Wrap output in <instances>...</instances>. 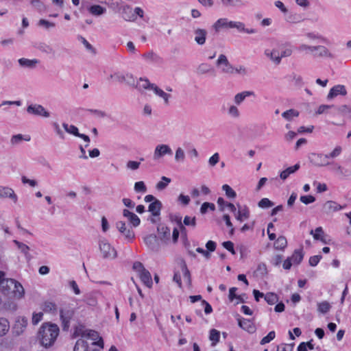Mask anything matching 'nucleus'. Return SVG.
<instances>
[{
  "label": "nucleus",
  "mask_w": 351,
  "mask_h": 351,
  "mask_svg": "<svg viewBox=\"0 0 351 351\" xmlns=\"http://www.w3.org/2000/svg\"><path fill=\"white\" fill-rule=\"evenodd\" d=\"M60 329L57 324L44 323L38 331V338L40 344L45 348H49L53 345L58 335Z\"/></svg>",
  "instance_id": "nucleus-1"
},
{
  "label": "nucleus",
  "mask_w": 351,
  "mask_h": 351,
  "mask_svg": "<svg viewBox=\"0 0 351 351\" xmlns=\"http://www.w3.org/2000/svg\"><path fill=\"white\" fill-rule=\"evenodd\" d=\"M213 29L219 32L221 29H237L240 32L252 34L256 32L255 29L245 28V24L241 21H228L226 18L219 19L212 26Z\"/></svg>",
  "instance_id": "nucleus-2"
},
{
  "label": "nucleus",
  "mask_w": 351,
  "mask_h": 351,
  "mask_svg": "<svg viewBox=\"0 0 351 351\" xmlns=\"http://www.w3.org/2000/svg\"><path fill=\"white\" fill-rule=\"evenodd\" d=\"M99 247L104 258L114 259L117 256V250L106 239L100 240L99 241Z\"/></svg>",
  "instance_id": "nucleus-3"
},
{
  "label": "nucleus",
  "mask_w": 351,
  "mask_h": 351,
  "mask_svg": "<svg viewBox=\"0 0 351 351\" xmlns=\"http://www.w3.org/2000/svg\"><path fill=\"white\" fill-rule=\"evenodd\" d=\"M310 162L315 167H325L330 165L327 156L322 153H311L308 156Z\"/></svg>",
  "instance_id": "nucleus-4"
},
{
  "label": "nucleus",
  "mask_w": 351,
  "mask_h": 351,
  "mask_svg": "<svg viewBox=\"0 0 351 351\" xmlns=\"http://www.w3.org/2000/svg\"><path fill=\"white\" fill-rule=\"evenodd\" d=\"M74 315V311L71 308H62L60 311V317L62 321L63 330H68L70 327V321Z\"/></svg>",
  "instance_id": "nucleus-5"
},
{
  "label": "nucleus",
  "mask_w": 351,
  "mask_h": 351,
  "mask_svg": "<svg viewBox=\"0 0 351 351\" xmlns=\"http://www.w3.org/2000/svg\"><path fill=\"white\" fill-rule=\"evenodd\" d=\"M217 66H221V72L226 74H232L234 72V66L229 62L227 57L221 54L216 62Z\"/></svg>",
  "instance_id": "nucleus-6"
},
{
  "label": "nucleus",
  "mask_w": 351,
  "mask_h": 351,
  "mask_svg": "<svg viewBox=\"0 0 351 351\" xmlns=\"http://www.w3.org/2000/svg\"><path fill=\"white\" fill-rule=\"evenodd\" d=\"M172 154V149L168 145L160 144L155 148L153 158L154 160H158L165 155H171Z\"/></svg>",
  "instance_id": "nucleus-7"
},
{
  "label": "nucleus",
  "mask_w": 351,
  "mask_h": 351,
  "mask_svg": "<svg viewBox=\"0 0 351 351\" xmlns=\"http://www.w3.org/2000/svg\"><path fill=\"white\" fill-rule=\"evenodd\" d=\"M27 112L31 114L46 118L50 116L49 112L47 111L42 105L40 104H31L28 106L27 108Z\"/></svg>",
  "instance_id": "nucleus-8"
},
{
  "label": "nucleus",
  "mask_w": 351,
  "mask_h": 351,
  "mask_svg": "<svg viewBox=\"0 0 351 351\" xmlns=\"http://www.w3.org/2000/svg\"><path fill=\"white\" fill-rule=\"evenodd\" d=\"M110 77L114 78L116 81H117L118 82H124L129 86L135 85V79L134 76L130 73H127L124 75L121 73H114V74H111Z\"/></svg>",
  "instance_id": "nucleus-9"
},
{
  "label": "nucleus",
  "mask_w": 351,
  "mask_h": 351,
  "mask_svg": "<svg viewBox=\"0 0 351 351\" xmlns=\"http://www.w3.org/2000/svg\"><path fill=\"white\" fill-rule=\"evenodd\" d=\"M193 36H194V41L198 45H204L206 41V37L208 35V32L206 29L197 27L193 29Z\"/></svg>",
  "instance_id": "nucleus-10"
},
{
  "label": "nucleus",
  "mask_w": 351,
  "mask_h": 351,
  "mask_svg": "<svg viewBox=\"0 0 351 351\" xmlns=\"http://www.w3.org/2000/svg\"><path fill=\"white\" fill-rule=\"evenodd\" d=\"M313 56L314 58H335V55L323 45L315 46V52L313 53Z\"/></svg>",
  "instance_id": "nucleus-11"
},
{
  "label": "nucleus",
  "mask_w": 351,
  "mask_h": 351,
  "mask_svg": "<svg viewBox=\"0 0 351 351\" xmlns=\"http://www.w3.org/2000/svg\"><path fill=\"white\" fill-rule=\"evenodd\" d=\"M347 94V90L344 85L338 84L334 86L329 91L327 99L331 100L338 96L339 95L345 96Z\"/></svg>",
  "instance_id": "nucleus-12"
},
{
  "label": "nucleus",
  "mask_w": 351,
  "mask_h": 351,
  "mask_svg": "<svg viewBox=\"0 0 351 351\" xmlns=\"http://www.w3.org/2000/svg\"><path fill=\"white\" fill-rule=\"evenodd\" d=\"M0 198H10L14 203L17 202V195L14 190L8 186H0Z\"/></svg>",
  "instance_id": "nucleus-13"
},
{
  "label": "nucleus",
  "mask_w": 351,
  "mask_h": 351,
  "mask_svg": "<svg viewBox=\"0 0 351 351\" xmlns=\"http://www.w3.org/2000/svg\"><path fill=\"white\" fill-rule=\"evenodd\" d=\"M14 282H15V280H14V279H12V278L5 279V278H4V277L2 278L0 280V288L1 289V291L4 294L9 293L12 290V288L14 287Z\"/></svg>",
  "instance_id": "nucleus-14"
},
{
  "label": "nucleus",
  "mask_w": 351,
  "mask_h": 351,
  "mask_svg": "<svg viewBox=\"0 0 351 351\" xmlns=\"http://www.w3.org/2000/svg\"><path fill=\"white\" fill-rule=\"evenodd\" d=\"M121 14L123 19L126 21H135L136 20L134 10L128 5H123L121 8Z\"/></svg>",
  "instance_id": "nucleus-15"
},
{
  "label": "nucleus",
  "mask_w": 351,
  "mask_h": 351,
  "mask_svg": "<svg viewBox=\"0 0 351 351\" xmlns=\"http://www.w3.org/2000/svg\"><path fill=\"white\" fill-rule=\"evenodd\" d=\"M144 242L152 251L158 252L159 250V245L156 236L149 234L144 238Z\"/></svg>",
  "instance_id": "nucleus-16"
},
{
  "label": "nucleus",
  "mask_w": 351,
  "mask_h": 351,
  "mask_svg": "<svg viewBox=\"0 0 351 351\" xmlns=\"http://www.w3.org/2000/svg\"><path fill=\"white\" fill-rule=\"evenodd\" d=\"M142 57L148 63L160 64L162 62V58L159 55H158L152 51L143 53L142 55Z\"/></svg>",
  "instance_id": "nucleus-17"
},
{
  "label": "nucleus",
  "mask_w": 351,
  "mask_h": 351,
  "mask_svg": "<svg viewBox=\"0 0 351 351\" xmlns=\"http://www.w3.org/2000/svg\"><path fill=\"white\" fill-rule=\"evenodd\" d=\"M346 206V205L341 206L334 201H327L324 204L323 209L326 213H330L343 209Z\"/></svg>",
  "instance_id": "nucleus-18"
},
{
  "label": "nucleus",
  "mask_w": 351,
  "mask_h": 351,
  "mask_svg": "<svg viewBox=\"0 0 351 351\" xmlns=\"http://www.w3.org/2000/svg\"><path fill=\"white\" fill-rule=\"evenodd\" d=\"M84 337L90 338L94 341L99 339L97 341L93 343V345L98 346L101 348H104V341L101 337H99V334L97 331L93 330H87Z\"/></svg>",
  "instance_id": "nucleus-19"
},
{
  "label": "nucleus",
  "mask_w": 351,
  "mask_h": 351,
  "mask_svg": "<svg viewBox=\"0 0 351 351\" xmlns=\"http://www.w3.org/2000/svg\"><path fill=\"white\" fill-rule=\"evenodd\" d=\"M239 326L243 329L244 330L250 332L254 333L256 331V327L254 324L250 320L247 319H238Z\"/></svg>",
  "instance_id": "nucleus-20"
},
{
  "label": "nucleus",
  "mask_w": 351,
  "mask_h": 351,
  "mask_svg": "<svg viewBox=\"0 0 351 351\" xmlns=\"http://www.w3.org/2000/svg\"><path fill=\"white\" fill-rule=\"evenodd\" d=\"M155 85L156 84L151 83L147 78L141 77L137 83H135L134 86L138 90L141 91L147 89L152 90V86Z\"/></svg>",
  "instance_id": "nucleus-21"
},
{
  "label": "nucleus",
  "mask_w": 351,
  "mask_h": 351,
  "mask_svg": "<svg viewBox=\"0 0 351 351\" xmlns=\"http://www.w3.org/2000/svg\"><path fill=\"white\" fill-rule=\"evenodd\" d=\"M18 62L21 67L28 69H34L39 63V60L37 59L29 60L24 58L19 59Z\"/></svg>",
  "instance_id": "nucleus-22"
},
{
  "label": "nucleus",
  "mask_w": 351,
  "mask_h": 351,
  "mask_svg": "<svg viewBox=\"0 0 351 351\" xmlns=\"http://www.w3.org/2000/svg\"><path fill=\"white\" fill-rule=\"evenodd\" d=\"M157 230L158 232L159 238L161 241L166 242L167 241L169 240L171 231L168 227L163 225H160L158 226Z\"/></svg>",
  "instance_id": "nucleus-23"
},
{
  "label": "nucleus",
  "mask_w": 351,
  "mask_h": 351,
  "mask_svg": "<svg viewBox=\"0 0 351 351\" xmlns=\"http://www.w3.org/2000/svg\"><path fill=\"white\" fill-rule=\"evenodd\" d=\"M255 96L253 91L245 90L236 94L234 97V101L235 104L240 105L247 97Z\"/></svg>",
  "instance_id": "nucleus-24"
},
{
  "label": "nucleus",
  "mask_w": 351,
  "mask_h": 351,
  "mask_svg": "<svg viewBox=\"0 0 351 351\" xmlns=\"http://www.w3.org/2000/svg\"><path fill=\"white\" fill-rule=\"evenodd\" d=\"M162 206V205L160 201L155 200L149 205L148 211L152 213L153 216H158L160 214Z\"/></svg>",
  "instance_id": "nucleus-25"
},
{
  "label": "nucleus",
  "mask_w": 351,
  "mask_h": 351,
  "mask_svg": "<svg viewBox=\"0 0 351 351\" xmlns=\"http://www.w3.org/2000/svg\"><path fill=\"white\" fill-rule=\"evenodd\" d=\"M178 264L180 267V269L182 270L184 278L186 280L188 285H191V273L187 267L185 261L184 259H180Z\"/></svg>",
  "instance_id": "nucleus-26"
},
{
  "label": "nucleus",
  "mask_w": 351,
  "mask_h": 351,
  "mask_svg": "<svg viewBox=\"0 0 351 351\" xmlns=\"http://www.w3.org/2000/svg\"><path fill=\"white\" fill-rule=\"evenodd\" d=\"M300 164L297 163L293 166L287 168L286 169L280 172V178L282 180H285L291 174L294 173L295 171H297L300 169Z\"/></svg>",
  "instance_id": "nucleus-27"
},
{
  "label": "nucleus",
  "mask_w": 351,
  "mask_h": 351,
  "mask_svg": "<svg viewBox=\"0 0 351 351\" xmlns=\"http://www.w3.org/2000/svg\"><path fill=\"white\" fill-rule=\"evenodd\" d=\"M139 277L144 285L148 287L152 285V276L148 270L143 269L142 272L139 274Z\"/></svg>",
  "instance_id": "nucleus-28"
},
{
  "label": "nucleus",
  "mask_w": 351,
  "mask_h": 351,
  "mask_svg": "<svg viewBox=\"0 0 351 351\" xmlns=\"http://www.w3.org/2000/svg\"><path fill=\"white\" fill-rule=\"evenodd\" d=\"M239 207V210L235 214L236 219L240 221L248 219L250 217V210L246 206H244L243 208Z\"/></svg>",
  "instance_id": "nucleus-29"
},
{
  "label": "nucleus",
  "mask_w": 351,
  "mask_h": 351,
  "mask_svg": "<svg viewBox=\"0 0 351 351\" xmlns=\"http://www.w3.org/2000/svg\"><path fill=\"white\" fill-rule=\"evenodd\" d=\"M152 90L154 92V93L159 96L160 97L162 98L164 100V102L166 105H168L169 103V98L171 97V95L169 94L166 93L164 92L162 89H160L159 87H158L156 85L152 86Z\"/></svg>",
  "instance_id": "nucleus-30"
},
{
  "label": "nucleus",
  "mask_w": 351,
  "mask_h": 351,
  "mask_svg": "<svg viewBox=\"0 0 351 351\" xmlns=\"http://www.w3.org/2000/svg\"><path fill=\"white\" fill-rule=\"evenodd\" d=\"M265 54L267 57H269L272 61H274L276 64L280 63L281 57L280 56V53L278 50L273 49L272 51H269V49H266L265 51Z\"/></svg>",
  "instance_id": "nucleus-31"
},
{
  "label": "nucleus",
  "mask_w": 351,
  "mask_h": 351,
  "mask_svg": "<svg viewBox=\"0 0 351 351\" xmlns=\"http://www.w3.org/2000/svg\"><path fill=\"white\" fill-rule=\"evenodd\" d=\"M222 5L226 8L242 7L245 5L242 0H220Z\"/></svg>",
  "instance_id": "nucleus-32"
},
{
  "label": "nucleus",
  "mask_w": 351,
  "mask_h": 351,
  "mask_svg": "<svg viewBox=\"0 0 351 351\" xmlns=\"http://www.w3.org/2000/svg\"><path fill=\"white\" fill-rule=\"evenodd\" d=\"M12 292L14 297L17 298H22L25 294V290L21 284L15 280L14 287L12 288Z\"/></svg>",
  "instance_id": "nucleus-33"
},
{
  "label": "nucleus",
  "mask_w": 351,
  "mask_h": 351,
  "mask_svg": "<svg viewBox=\"0 0 351 351\" xmlns=\"http://www.w3.org/2000/svg\"><path fill=\"white\" fill-rule=\"evenodd\" d=\"M23 141H30V137L28 136V138H25L24 136L21 134H15L11 137L10 143L12 146L14 147L21 144Z\"/></svg>",
  "instance_id": "nucleus-34"
},
{
  "label": "nucleus",
  "mask_w": 351,
  "mask_h": 351,
  "mask_svg": "<svg viewBox=\"0 0 351 351\" xmlns=\"http://www.w3.org/2000/svg\"><path fill=\"white\" fill-rule=\"evenodd\" d=\"M89 12L93 16H101L104 14L106 9L99 5H93L88 8Z\"/></svg>",
  "instance_id": "nucleus-35"
},
{
  "label": "nucleus",
  "mask_w": 351,
  "mask_h": 351,
  "mask_svg": "<svg viewBox=\"0 0 351 351\" xmlns=\"http://www.w3.org/2000/svg\"><path fill=\"white\" fill-rule=\"evenodd\" d=\"M293 264H300L303 258L304 254L302 250H295L293 253L292 256L289 257Z\"/></svg>",
  "instance_id": "nucleus-36"
},
{
  "label": "nucleus",
  "mask_w": 351,
  "mask_h": 351,
  "mask_svg": "<svg viewBox=\"0 0 351 351\" xmlns=\"http://www.w3.org/2000/svg\"><path fill=\"white\" fill-rule=\"evenodd\" d=\"M88 344L86 341L80 339H78L73 348V351H88Z\"/></svg>",
  "instance_id": "nucleus-37"
},
{
  "label": "nucleus",
  "mask_w": 351,
  "mask_h": 351,
  "mask_svg": "<svg viewBox=\"0 0 351 351\" xmlns=\"http://www.w3.org/2000/svg\"><path fill=\"white\" fill-rule=\"evenodd\" d=\"M30 4L39 12H44L46 11V6L40 0H31Z\"/></svg>",
  "instance_id": "nucleus-38"
},
{
  "label": "nucleus",
  "mask_w": 351,
  "mask_h": 351,
  "mask_svg": "<svg viewBox=\"0 0 351 351\" xmlns=\"http://www.w3.org/2000/svg\"><path fill=\"white\" fill-rule=\"evenodd\" d=\"M10 329V324L8 319L0 318V336L5 335Z\"/></svg>",
  "instance_id": "nucleus-39"
},
{
  "label": "nucleus",
  "mask_w": 351,
  "mask_h": 351,
  "mask_svg": "<svg viewBox=\"0 0 351 351\" xmlns=\"http://www.w3.org/2000/svg\"><path fill=\"white\" fill-rule=\"evenodd\" d=\"M282 117L286 120L291 121L293 117L299 116V112L295 109H289L282 114Z\"/></svg>",
  "instance_id": "nucleus-40"
},
{
  "label": "nucleus",
  "mask_w": 351,
  "mask_h": 351,
  "mask_svg": "<svg viewBox=\"0 0 351 351\" xmlns=\"http://www.w3.org/2000/svg\"><path fill=\"white\" fill-rule=\"evenodd\" d=\"M332 166V170L336 173H337L339 175L341 176H346V173L348 172L347 170L344 169V168L338 162H330V165Z\"/></svg>",
  "instance_id": "nucleus-41"
},
{
  "label": "nucleus",
  "mask_w": 351,
  "mask_h": 351,
  "mask_svg": "<svg viewBox=\"0 0 351 351\" xmlns=\"http://www.w3.org/2000/svg\"><path fill=\"white\" fill-rule=\"evenodd\" d=\"M287 245V239L283 236H280L274 243V247L278 250H284Z\"/></svg>",
  "instance_id": "nucleus-42"
},
{
  "label": "nucleus",
  "mask_w": 351,
  "mask_h": 351,
  "mask_svg": "<svg viewBox=\"0 0 351 351\" xmlns=\"http://www.w3.org/2000/svg\"><path fill=\"white\" fill-rule=\"evenodd\" d=\"M14 243L16 244L19 250L25 254L27 258H29L30 255L29 254V247L26 244L19 242L17 240H14Z\"/></svg>",
  "instance_id": "nucleus-43"
},
{
  "label": "nucleus",
  "mask_w": 351,
  "mask_h": 351,
  "mask_svg": "<svg viewBox=\"0 0 351 351\" xmlns=\"http://www.w3.org/2000/svg\"><path fill=\"white\" fill-rule=\"evenodd\" d=\"M220 337V332L216 329H211L210 330L209 339L212 341V346H215L219 342Z\"/></svg>",
  "instance_id": "nucleus-44"
},
{
  "label": "nucleus",
  "mask_w": 351,
  "mask_h": 351,
  "mask_svg": "<svg viewBox=\"0 0 351 351\" xmlns=\"http://www.w3.org/2000/svg\"><path fill=\"white\" fill-rule=\"evenodd\" d=\"M331 308L330 303L327 301H323L317 304V311L323 314L328 313Z\"/></svg>",
  "instance_id": "nucleus-45"
},
{
  "label": "nucleus",
  "mask_w": 351,
  "mask_h": 351,
  "mask_svg": "<svg viewBox=\"0 0 351 351\" xmlns=\"http://www.w3.org/2000/svg\"><path fill=\"white\" fill-rule=\"evenodd\" d=\"M338 114L341 116H346L347 114H351V108L347 105H341L339 106H335Z\"/></svg>",
  "instance_id": "nucleus-46"
},
{
  "label": "nucleus",
  "mask_w": 351,
  "mask_h": 351,
  "mask_svg": "<svg viewBox=\"0 0 351 351\" xmlns=\"http://www.w3.org/2000/svg\"><path fill=\"white\" fill-rule=\"evenodd\" d=\"M27 324V320L25 318H22L21 319H19L15 324L14 328L18 334L23 332V329L26 327Z\"/></svg>",
  "instance_id": "nucleus-47"
},
{
  "label": "nucleus",
  "mask_w": 351,
  "mask_h": 351,
  "mask_svg": "<svg viewBox=\"0 0 351 351\" xmlns=\"http://www.w3.org/2000/svg\"><path fill=\"white\" fill-rule=\"evenodd\" d=\"M62 126L66 132L71 134L75 136H79L80 133H79L78 129L76 126H75L73 125H69L66 123H63Z\"/></svg>",
  "instance_id": "nucleus-48"
},
{
  "label": "nucleus",
  "mask_w": 351,
  "mask_h": 351,
  "mask_svg": "<svg viewBox=\"0 0 351 351\" xmlns=\"http://www.w3.org/2000/svg\"><path fill=\"white\" fill-rule=\"evenodd\" d=\"M342 147L340 145H337L332 152L328 154H326L328 160L330 158H335L339 156L342 152Z\"/></svg>",
  "instance_id": "nucleus-49"
},
{
  "label": "nucleus",
  "mask_w": 351,
  "mask_h": 351,
  "mask_svg": "<svg viewBox=\"0 0 351 351\" xmlns=\"http://www.w3.org/2000/svg\"><path fill=\"white\" fill-rule=\"evenodd\" d=\"M264 298L265 301L270 305L274 304L278 302V296L274 293H267Z\"/></svg>",
  "instance_id": "nucleus-50"
},
{
  "label": "nucleus",
  "mask_w": 351,
  "mask_h": 351,
  "mask_svg": "<svg viewBox=\"0 0 351 351\" xmlns=\"http://www.w3.org/2000/svg\"><path fill=\"white\" fill-rule=\"evenodd\" d=\"M170 182H171L170 178L165 177V176H162L161 178V181H160L157 183L156 187L158 191H162V190L165 189Z\"/></svg>",
  "instance_id": "nucleus-51"
},
{
  "label": "nucleus",
  "mask_w": 351,
  "mask_h": 351,
  "mask_svg": "<svg viewBox=\"0 0 351 351\" xmlns=\"http://www.w3.org/2000/svg\"><path fill=\"white\" fill-rule=\"evenodd\" d=\"M185 159L184 151L181 148H177L175 154V160L176 162H182Z\"/></svg>",
  "instance_id": "nucleus-52"
},
{
  "label": "nucleus",
  "mask_w": 351,
  "mask_h": 351,
  "mask_svg": "<svg viewBox=\"0 0 351 351\" xmlns=\"http://www.w3.org/2000/svg\"><path fill=\"white\" fill-rule=\"evenodd\" d=\"M86 330L87 329H85L84 326L79 325L75 328L73 336V337H77L79 336L84 337Z\"/></svg>",
  "instance_id": "nucleus-53"
},
{
  "label": "nucleus",
  "mask_w": 351,
  "mask_h": 351,
  "mask_svg": "<svg viewBox=\"0 0 351 351\" xmlns=\"http://www.w3.org/2000/svg\"><path fill=\"white\" fill-rule=\"evenodd\" d=\"M134 189L136 193H144L147 191V186H146L145 184L144 183V182H143V181L136 182L134 184Z\"/></svg>",
  "instance_id": "nucleus-54"
},
{
  "label": "nucleus",
  "mask_w": 351,
  "mask_h": 351,
  "mask_svg": "<svg viewBox=\"0 0 351 351\" xmlns=\"http://www.w3.org/2000/svg\"><path fill=\"white\" fill-rule=\"evenodd\" d=\"M56 305L51 302H45L43 304V311L46 313H51L56 311Z\"/></svg>",
  "instance_id": "nucleus-55"
},
{
  "label": "nucleus",
  "mask_w": 351,
  "mask_h": 351,
  "mask_svg": "<svg viewBox=\"0 0 351 351\" xmlns=\"http://www.w3.org/2000/svg\"><path fill=\"white\" fill-rule=\"evenodd\" d=\"M335 107V105L322 104L318 107L317 110L316 111L315 113L317 114H322L328 113V110H330L331 108H334Z\"/></svg>",
  "instance_id": "nucleus-56"
},
{
  "label": "nucleus",
  "mask_w": 351,
  "mask_h": 351,
  "mask_svg": "<svg viewBox=\"0 0 351 351\" xmlns=\"http://www.w3.org/2000/svg\"><path fill=\"white\" fill-rule=\"evenodd\" d=\"M77 39L79 41H80L84 45V47H86V49L88 51H89L93 53H95V48L86 40V39L85 38H84L82 36H78Z\"/></svg>",
  "instance_id": "nucleus-57"
},
{
  "label": "nucleus",
  "mask_w": 351,
  "mask_h": 351,
  "mask_svg": "<svg viewBox=\"0 0 351 351\" xmlns=\"http://www.w3.org/2000/svg\"><path fill=\"white\" fill-rule=\"evenodd\" d=\"M222 189L225 191L227 197L230 198H234L237 196L235 191L228 184H224Z\"/></svg>",
  "instance_id": "nucleus-58"
},
{
  "label": "nucleus",
  "mask_w": 351,
  "mask_h": 351,
  "mask_svg": "<svg viewBox=\"0 0 351 351\" xmlns=\"http://www.w3.org/2000/svg\"><path fill=\"white\" fill-rule=\"evenodd\" d=\"M310 234L313 236L315 240H319L322 236L325 235L322 227L317 228L315 231L312 230Z\"/></svg>",
  "instance_id": "nucleus-59"
},
{
  "label": "nucleus",
  "mask_w": 351,
  "mask_h": 351,
  "mask_svg": "<svg viewBox=\"0 0 351 351\" xmlns=\"http://www.w3.org/2000/svg\"><path fill=\"white\" fill-rule=\"evenodd\" d=\"M286 21L290 23H297L301 21L300 17L297 14H289L286 16Z\"/></svg>",
  "instance_id": "nucleus-60"
},
{
  "label": "nucleus",
  "mask_w": 351,
  "mask_h": 351,
  "mask_svg": "<svg viewBox=\"0 0 351 351\" xmlns=\"http://www.w3.org/2000/svg\"><path fill=\"white\" fill-rule=\"evenodd\" d=\"M211 71L210 66L206 63L199 64L197 67V73L199 74H206Z\"/></svg>",
  "instance_id": "nucleus-61"
},
{
  "label": "nucleus",
  "mask_w": 351,
  "mask_h": 351,
  "mask_svg": "<svg viewBox=\"0 0 351 351\" xmlns=\"http://www.w3.org/2000/svg\"><path fill=\"white\" fill-rule=\"evenodd\" d=\"M274 204V202L270 201L268 198H263L258 204V206L262 208L271 207Z\"/></svg>",
  "instance_id": "nucleus-62"
},
{
  "label": "nucleus",
  "mask_w": 351,
  "mask_h": 351,
  "mask_svg": "<svg viewBox=\"0 0 351 351\" xmlns=\"http://www.w3.org/2000/svg\"><path fill=\"white\" fill-rule=\"evenodd\" d=\"M84 302L89 306H95L97 304V299L93 294H88L85 296Z\"/></svg>",
  "instance_id": "nucleus-63"
},
{
  "label": "nucleus",
  "mask_w": 351,
  "mask_h": 351,
  "mask_svg": "<svg viewBox=\"0 0 351 351\" xmlns=\"http://www.w3.org/2000/svg\"><path fill=\"white\" fill-rule=\"evenodd\" d=\"M294 343H282L277 347L276 351H293Z\"/></svg>",
  "instance_id": "nucleus-64"
}]
</instances>
